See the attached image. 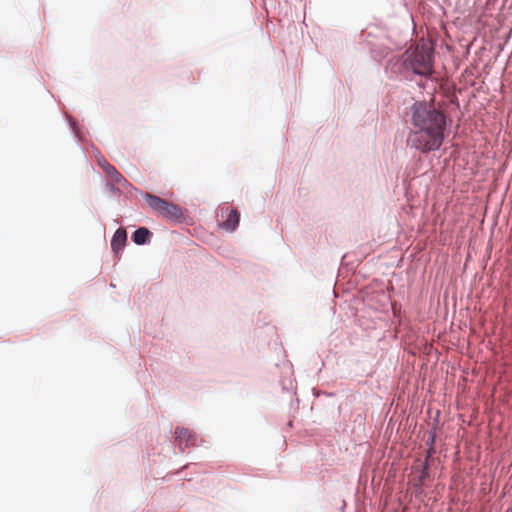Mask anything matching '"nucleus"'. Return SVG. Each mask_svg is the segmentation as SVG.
Instances as JSON below:
<instances>
[{"mask_svg":"<svg viewBox=\"0 0 512 512\" xmlns=\"http://www.w3.org/2000/svg\"><path fill=\"white\" fill-rule=\"evenodd\" d=\"M413 124L415 129L423 131H445V115L422 102H417L413 106Z\"/></svg>","mask_w":512,"mask_h":512,"instance_id":"1","label":"nucleus"},{"mask_svg":"<svg viewBox=\"0 0 512 512\" xmlns=\"http://www.w3.org/2000/svg\"><path fill=\"white\" fill-rule=\"evenodd\" d=\"M407 53L405 62L415 74L426 77L432 75L433 47L431 44L421 40L412 51Z\"/></svg>","mask_w":512,"mask_h":512,"instance_id":"2","label":"nucleus"},{"mask_svg":"<svg viewBox=\"0 0 512 512\" xmlns=\"http://www.w3.org/2000/svg\"><path fill=\"white\" fill-rule=\"evenodd\" d=\"M444 140V131H423L415 129L408 137V144L423 152L427 153L440 148Z\"/></svg>","mask_w":512,"mask_h":512,"instance_id":"3","label":"nucleus"},{"mask_svg":"<svg viewBox=\"0 0 512 512\" xmlns=\"http://www.w3.org/2000/svg\"><path fill=\"white\" fill-rule=\"evenodd\" d=\"M144 199L150 208L165 219L178 220L183 215L182 209L178 205L168 202L158 196L146 193Z\"/></svg>","mask_w":512,"mask_h":512,"instance_id":"4","label":"nucleus"},{"mask_svg":"<svg viewBox=\"0 0 512 512\" xmlns=\"http://www.w3.org/2000/svg\"><path fill=\"white\" fill-rule=\"evenodd\" d=\"M176 443L181 451L196 444V435L187 428L178 427L175 430Z\"/></svg>","mask_w":512,"mask_h":512,"instance_id":"5","label":"nucleus"},{"mask_svg":"<svg viewBox=\"0 0 512 512\" xmlns=\"http://www.w3.org/2000/svg\"><path fill=\"white\" fill-rule=\"evenodd\" d=\"M222 214L227 212V218L221 224V227L227 231H234L239 224L240 214L236 209H222Z\"/></svg>","mask_w":512,"mask_h":512,"instance_id":"6","label":"nucleus"},{"mask_svg":"<svg viewBox=\"0 0 512 512\" xmlns=\"http://www.w3.org/2000/svg\"><path fill=\"white\" fill-rule=\"evenodd\" d=\"M126 241H127V233H126L125 229L118 228L116 230V232L114 233L112 241H111L112 250L115 253L120 252L123 249V247L125 246Z\"/></svg>","mask_w":512,"mask_h":512,"instance_id":"7","label":"nucleus"},{"mask_svg":"<svg viewBox=\"0 0 512 512\" xmlns=\"http://www.w3.org/2000/svg\"><path fill=\"white\" fill-rule=\"evenodd\" d=\"M150 235H151V233L147 228L141 227V228H138L133 233L132 238L136 244L143 245L148 241Z\"/></svg>","mask_w":512,"mask_h":512,"instance_id":"8","label":"nucleus"},{"mask_svg":"<svg viewBox=\"0 0 512 512\" xmlns=\"http://www.w3.org/2000/svg\"><path fill=\"white\" fill-rule=\"evenodd\" d=\"M105 173L110 178V180L115 184H121L126 182L125 178L117 171V169L113 165L108 167Z\"/></svg>","mask_w":512,"mask_h":512,"instance_id":"9","label":"nucleus"},{"mask_svg":"<svg viewBox=\"0 0 512 512\" xmlns=\"http://www.w3.org/2000/svg\"><path fill=\"white\" fill-rule=\"evenodd\" d=\"M98 165L104 170V172L111 166V164L104 158L100 157L97 159Z\"/></svg>","mask_w":512,"mask_h":512,"instance_id":"10","label":"nucleus"}]
</instances>
